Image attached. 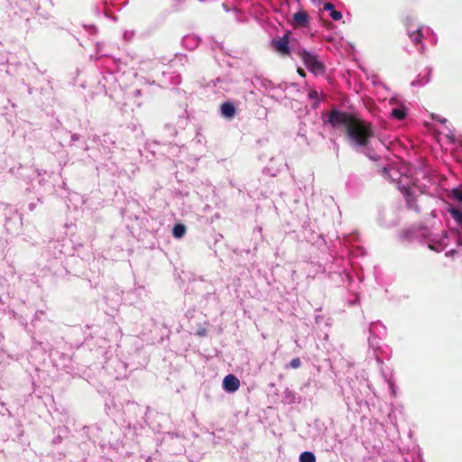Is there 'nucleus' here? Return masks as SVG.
I'll return each mask as SVG.
<instances>
[{"label": "nucleus", "instance_id": "nucleus-16", "mask_svg": "<svg viewBox=\"0 0 462 462\" xmlns=\"http://www.w3.org/2000/svg\"><path fill=\"white\" fill-rule=\"evenodd\" d=\"M309 97L311 99H315L317 101V103H319V93L317 90L313 89V90L310 91Z\"/></svg>", "mask_w": 462, "mask_h": 462}, {"label": "nucleus", "instance_id": "nucleus-10", "mask_svg": "<svg viewBox=\"0 0 462 462\" xmlns=\"http://www.w3.org/2000/svg\"><path fill=\"white\" fill-rule=\"evenodd\" d=\"M186 233V226L182 224H177L172 229V235L176 238H181Z\"/></svg>", "mask_w": 462, "mask_h": 462}, {"label": "nucleus", "instance_id": "nucleus-1", "mask_svg": "<svg viewBox=\"0 0 462 462\" xmlns=\"http://www.w3.org/2000/svg\"><path fill=\"white\" fill-rule=\"evenodd\" d=\"M328 122L334 128L344 127L348 142L356 147H367L374 135L370 122L346 111L332 109L328 115Z\"/></svg>", "mask_w": 462, "mask_h": 462}, {"label": "nucleus", "instance_id": "nucleus-19", "mask_svg": "<svg viewBox=\"0 0 462 462\" xmlns=\"http://www.w3.org/2000/svg\"><path fill=\"white\" fill-rule=\"evenodd\" d=\"M382 171L385 176L388 174V169L386 167H383Z\"/></svg>", "mask_w": 462, "mask_h": 462}, {"label": "nucleus", "instance_id": "nucleus-4", "mask_svg": "<svg viewBox=\"0 0 462 462\" xmlns=\"http://www.w3.org/2000/svg\"><path fill=\"white\" fill-rule=\"evenodd\" d=\"M405 26L411 41L416 45L420 43L423 37L420 27L413 26L410 17L405 19Z\"/></svg>", "mask_w": 462, "mask_h": 462}, {"label": "nucleus", "instance_id": "nucleus-18", "mask_svg": "<svg viewBox=\"0 0 462 462\" xmlns=\"http://www.w3.org/2000/svg\"><path fill=\"white\" fill-rule=\"evenodd\" d=\"M429 248H430V250H433V251H437V252H439V250L438 248H436V246H434L433 245H429Z\"/></svg>", "mask_w": 462, "mask_h": 462}, {"label": "nucleus", "instance_id": "nucleus-14", "mask_svg": "<svg viewBox=\"0 0 462 462\" xmlns=\"http://www.w3.org/2000/svg\"><path fill=\"white\" fill-rule=\"evenodd\" d=\"M452 197L456 200L462 202V191L459 189H453L452 191Z\"/></svg>", "mask_w": 462, "mask_h": 462}, {"label": "nucleus", "instance_id": "nucleus-7", "mask_svg": "<svg viewBox=\"0 0 462 462\" xmlns=\"http://www.w3.org/2000/svg\"><path fill=\"white\" fill-rule=\"evenodd\" d=\"M404 197H405L408 208H413L414 210L419 211V207L417 205L416 197L411 192L410 189H404Z\"/></svg>", "mask_w": 462, "mask_h": 462}, {"label": "nucleus", "instance_id": "nucleus-6", "mask_svg": "<svg viewBox=\"0 0 462 462\" xmlns=\"http://www.w3.org/2000/svg\"><path fill=\"white\" fill-rule=\"evenodd\" d=\"M223 387L226 392L234 393L239 389L240 382L234 374H228L223 380Z\"/></svg>", "mask_w": 462, "mask_h": 462}, {"label": "nucleus", "instance_id": "nucleus-15", "mask_svg": "<svg viewBox=\"0 0 462 462\" xmlns=\"http://www.w3.org/2000/svg\"><path fill=\"white\" fill-rule=\"evenodd\" d=\"M300 359L299 357H295L293 359H291V361L290 362V365L291 368H299L300 366Z\"/></svg>", "mask_w": 462, "mask_h": 462}, {"label": "nucleus", "instance_id": "nucleus-13", "mask_svg": "<svg viewBox=\"0 0 462 462\" xmlns=\"http://www.w3.org/2000/svg\"><path fill=\"white\" fill-rule=\"evenodd\" d=\"M449 213L451 214L452 217L455 219V221L461 226L462 228V212L457 208H451L449 210Z\"/></svg>", "mask_w": 462, "mask_h": 462}, {"label": "nucleus", "instance_id": "nucleus-12", "mask_svg": "<svg viewBox=\"0 0 462 462\" xmlns=\"http://www.w3.org/2000/svg\"><path fill=\"white\" fill-rule=\"evenodd\" d=\"M300 462H316V457L312 452L304 451L300 455Z\"/></svg>", "mask_w": 462, "mask_h": 462}, {"label": "nucleus", "instance_id": "nucleus-11", "mask_svg": "<svg viewBox=\"0 0 462 462\" xmlns=\"http://www.w3.org/2000/svg\"><path fill=\"white\" fill-rule=\"evenodd\" d=\"M392 116L397 120H402L406 117V109L402 108H393L391 113Z\"/></svg>", "mask_w": 462, "mask_h": 462}, {"label": "nucleus", "instance_id": "nucleus-8", "mask_svg": "<svg viewBox=\"0 0 462 462\" xmlns=\"http://www.w3.org/2000/svg\"><path fill=\"white\" fill-rule=\"evenodd\" d=\"M221 113L224 116L231 118L236 114V107L232 103L226 102L221 106Z\"/></svg>", "mask_w": 462, "mask_h": 462}, {"label": "nucleus", "instance_id": "nucleus-3", "mask_svg": "<svg viewBox=\"0 0 462 462\" xmlns=\"http://www.w3.org/2000/svg\"><path fill=\"white\" fill-rule=\"evenodd\" d=\"M291 34V32H287L283 36L275 37L271 42V47L273 50L281 56L285 57L291 55V49L289 46Z\"/></svg>", "mask_w": 462, "mask_h": 462}, {"label": "nucleus", "instance_id": "nucleus-2", "mask_svg": "<svg viewBox=\"0 0 462 462\" xmlns=\"http://www.w3.org/2000/svg\"><path fill=\"white\" fill-rule=\"evenodd\" d=\"M296 53L302 60L309 71L316 75H322L325 73L326 67L324 63L319 60L318 55L308 51L305 49H299Z\"/></svg>", "mask_w": 462, "mask_h": 462}, {"label": "nucleus", "instance_id": "nucleus-9", "mask_svg": "<svg viewBox=\"0 0 462 462\" xmlns=\"http://www.w3.org/2000/svg\"><path fill=\"white\" fill-rule=\"evenodd\" d=\"M324 10L330 11V17L338 21L342 18V14L339 11L335 10L334 5L332 3H326L323 6Z\"/></svg>", "mask_w": 462, "mask_h": 462}, {"label": "nucleus", "instance_id": "nucleus-17", "mask_svg": "<svg viewBox=\"0 0 462 462\" xmlns=\"http://www.w3.org/2000/svg\"><path fill=\"white\" fill-rule=\"evenodd\" d=\"M297 72L298 74L302 77V78H305L306 77V73L304 71V69L302 68H298L297 69Z\"/></svg>", "mask_w": 462, "mask_h": 462}, {"label": "nucleus", "instance_id": "nucleus-5", "mask_svg": "<svg viewBox=\"0 0 462 462\" xmlns=\"http://www.w3.org/2000/svg\"><path fill=\"white\" fill-rule=\"evenodd\" d=\"M293 27H308L309 25V14L304 10L296 12L292 16Z\"/></svg>", "mask_w": 462, "mask_h": 462}]
</instances>
